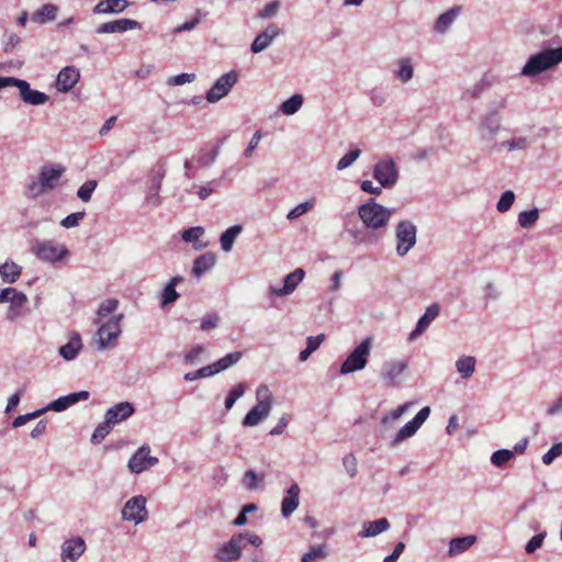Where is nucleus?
Masks as SVG:
<instances>
[{
  "mask_svg": "<svg viewBox=\"0 0 562 562\" xmlns=\"http://www.w3.org/2000/svg\"><path fill=\"white\" fill-rule=\"evenodd\" d=\"M358 214L368 228L378 229L386 226L393 210L376 203L374 199H370L367 203L359 206Z\"/></svg>",
  "mask_w": 562,
  "mask_h": 562,
  "instance_id": "nucleus-2",
  "label": "nucleus"
},
{
  "mask_svg": "<svg viewBox=\"0 0 562 562\" xmlns=\"http://www.w3.org/2000/svg\"><path fill=\"white\" fill-rule=\"evenodd\" d=\"M183 281V277L181 276H175L172 277L169 282L165 285L164 290L160 294V305L161 307H165L167 305H170L175 303L178 297L179 293L176 291V286Z\"/></svg>",
  "mask_w": 562,
  "mask_h": 562,
  "instance_id": "nucleus-27",
  "label": "nucleus"
},
{
  "mask_svg": "<svg viewBox=\"0 0 562 562\" xmlns=\"http://www.w3.org/2000/svg\"><path fill=\"white\" fill-rule=\"evenodd\" d=\"M64 172L65 168L60 165H44L41 168L38 178L42 181V186L45 187L47 191H53L57 188Z\"/></svg>",
  "mask_w": 562,
  "mask_h": 562,
  "instance_id": "nucleus-16",
  "label": "nucleus"
},
{
  "mask_svg": "<svg viewBox=\"0 0 562 562\" xmlns=\"http://www.w3.org/2000/svg\"><path fill=\"white\" fill-rule=\"evenodd\" d=\"M237 81L238 75L234 70L222 75L206 92V101L210 103L218 102L229 93Z\"/></svg>",
  "mask_w": 562,
  "mask_h": 562,
  "instance_id": "nucleus-10",
  "label": "nucleus"
},
{
  "mask_svg": "<svg viewBox=\"0 0 562 562\" xmlns=\"http://www.w3.org/2000/svg\"><path fill=\"white\" fill-rule=\"evenodd\" d=\"M503 148L508 149L509 151L513 150H525L529 146V140L527 137L519 136L515 137L508 140H505L501 144Z\"/></svg>",
  "mask_w": 562,
  "mask_h": 562,
  "instance_id": "nucleus-52",
  "label": "nucleus"
},
{
  "mask_svg": "<svg viewBox=\"0 0 562 562\" xmlns=\"http://www.w3.org/2000/svg\"><path fill=\"white\" fill-rule=\"evenodd\" d=\"M562 456V442L554 443L543 456L542 462L546 465L551 464L557 458Z\"/></svg>",
  "mask_w": 562,
  "mask_h": 562,
  "instance_id": "nucleus-58",
  "label": "nucleus"
},
{
  "mask_svg": "<svg viewBox=\"0 0 562 562\" xmlns=\"http://www.w3.org/2000/svg\"><path fill=\"white\" fill-rule=\"evenodd\" d=\"M86 551V542L81 537L66 540L61 546V562H76Z\"/></svg>",
  "mask_w": 562,
  "mask_h": 562,
  "instance_id": "nucleus-15",
  "label": "nucleus"
},
{
  "mask_svg": "<svg viewBox=\"0 0 562 562\" xmlns=\"http://www.w3.org/2000/svg\"><path fill=\"white\" fill-rule=\"evenodd\" d=\"M204 234V228L202 226H193L188 229H184L181 234L182 239L186 243H191L195 250H201L206 247V244L199 243V239Z\"/></svg>",
  "mask_w": 562,
  "mask_h": 562,
  "instance_id": "nucleus-36",
  "label": "nucleus"
},
{
  "mask_svg": "<svg viewBox=\"0 0 562 562\" xmlns=\"http://www.w3.org/2000/svg\"><path fill=\"white\" fill-rule=\"evenodd\" d=\"M342 464L350 477H355L358 472V462L352 453L346 454L342 459Z\"/></svg>",
  "mask_w": 562,
  "mask_h": 562,
  "instance_id": "nucleus-60",
  "label": "nucleus"
},
{
  "mask_svg": "<svg viewBox=\"0 0 562 562\" xmlns=\"http://www.w3.org/2000/svg\"><path fill=\"white\" fill-rule=\"evenodd\" d=\"M539 218V210L533 207L531 210L522 211L518 215V223L522 228H530Z\"/></svg>",
  "mask_w": 562,
  "mask_h": 562,
  "instance_id": "nucleus-46",
  "label": "nucleus"
},
{
  "mask_svg": "<svg viewBox=\"0 0 562 562\" xmlns=\"http://www.w3.org/2000/svg\"><path fill=\"white\" fill-rule=\"evenodd\" d=\"M395 251L398 257H405L417 243V226L408 220L400 221L395 226Z\"/></svg>",
  "mask_w": 562,
  "mask_h": 562,
  "instance_id": "nucleus-4",
  "label": "nucleus"
},
{
  "mask_svg": "<svg viewBox=\"0 0 562 562\" xmlns=\"http://www.w3.org/2000/svg\"><path fill=\"white\" fill-rule=\"evenodd\" d=\"M562 63V46L557 48H543L531 55L521 68L520 75L532 78L546 70H550Z\"/></svg>",
  "mask_w": 562,
  "mask_h": 562,
  "instance_id": "nucleus-1",
  "label": "nucleus"
},
{
  "mask_svg": "<svg viewBox=\"0 0 562 562\" xmlns=\"http://www.w3.org/2000/svg\"><path fill=\"white\" fill-rule=\"evenodd\" d=\"M45 413V409H37L35 412H32V413H29V414H25V415H20L18 417H15L12 422V427L13 428H19L23 425H25L27 422L30 420H33L37 417H40L41 415H43Z\"/></svg>",
  "mask_w": 562,
  "mask_h": 562,
  "instance_id": "nucleus-57",
  "label": "nucleus"
},
{
  "mask_svg": "<svg viewBox=\"0 0 562 562\" xmlns=\"http://www.w3.org/2000/svg\"><path fill=\"white\" fill-rule=\"evenodd\" d=\"M461 9L459 7H453L446 11L445 13L440 14L435 23V30L438 33H445L448 31V29L452 25L454 20L460 14Z\"/></svg>",
  "mask_w": 562,
  "mask_h": 562,
  "instance_id": "nucleus-33",
  "label": "nucleus"
},
{
  "mask_svg": "<svg viewBox=\"0 0 562 562\" xmlns=\"http://www.w3.org/2000/svg\"><path fill=\"white\" fill-rule=\"evenodd\" d=\"M475 358L472 356H462L456 361L457 371L462 379L467 380L472 376L475 371Z\"/></svg>",
  "mask_w": 562,
  "mask_h": 562,
  "instance_id": "nucleus-38",
  "label": "nucleus"
},
{
  "mask_svg": "<svg viewBox=\"0 0 562 562\" xmlns=\"http://www.w3.org/2000/svg\"><path fill=\"white\" fill-rule=\"evenodd\" d=\"M220 323V316L217 313H209L202 319L200 324V329L203 331L211 330L216 328Z\"/></svg>",
  "mask_w": 562,
  "mask_h": 562,
  "instance_id": "nucleus-56",
  "label": "nucleus"
},
{
  "mask_svg": "<svg viewBox=\"0 0 562 562\" xmlns=\"http://www.w3.org/2000/svg\"><path fill=\"white\" fill-rule=\"evenodd\" d=\"M123 314L114 315L98 329V348L104 350L113 347L122 333L121 322Z\"/></svg>",
  "mask_w": 562,
  "mask_h": 562,
  "instance_id": "nucleus-7",
  "label": "nucleus"
},
{
  "mask_svg": "<svg viewBox=\"0 0 562 562\" xmlns=\"http://www.w3.org/2000/svg\"><path fill=\"white\" fill-rule=\"evenodd\" d=\"M98 187L97 180H88L83 184L79 187L77 190V196L82 202H89L91 200L92 193Z\"/></svg>",
  "mask_w": 562,
  "mask_h": 562,
  "instance_id": "nucleus-50",
  "label": "nucleus"
},
{
  "mask_svg": "<svg viewBox=\"0 0 562 562\" xmlns=\"http://www.w3.org/2000/svg\"><path fill=\"white\" fill-rule=\"evenodd\" d=\"M304 277L305 271L302 268H297L284 278L282 288H271L270 292L276 296L290 295L291 293L294 292L296 286L303 281Z\"/></svg>",
  "mask_w": 562,
  "mask_h": 562,
  "instance_id": "nucleus-18",
  "label": "nucleus"
},
{
  "mask_svg": "<svg viewBox=\"0 0 562 562\" xmlns=\"http://www.w3.org/2000/svg\"><path fill=\"white\" fill-rule=\"evenodd\" d=\"M128 4L127 0H100L92 12L94 14H116L123 12Z\"/></svg>",
  "mask_w": 562,
  "mask_h": 562,
  "instance_id": "nucleus-26",
  "label": "nucleus"
},
{
  "mask_svg": "<svg viewBox=\"0 0 562 562\" xmlns=\"http://www.w3.org/2000/svg\"><path fill=\"white\" fill-rule=\"evenodd\" d=\"M22 268L13 261L0 265V276L4 282L14 283L21 276Z\"/></svg>",
  "mask_w": 562,
  "mask_h": 562,
  "instance_id": "nucleus-37",
  "label": "nucleus"
},
{
  "mask_svg": "<svg viewBox=\"0 0 562 562\" xmlns=\"http://www.w3.org/2000/svg\"><path fill=\"white\" fill-rule=\"evenodd\" d=\"M488 85L490 83L485 79H481L480 81L474 83V86L472 88L467 89L462 93V100L471 101V100L479 98L486 90Z\"/></svg>",
  "mask_w": 562,
  "mask_h": 562,
  "instance_id": "nucleus-47",
  "label": "nucleus"
},
{
  "mask_svg": "<svg viewBox=\"0 0 562 562\" xmlns=\"http://www.w3.org/2000/svg\"><path fill=\"white\" fill-rule=\"evenodd\" d=\"M279 7H280V3L279 1H272V2H269L267 3L263 9H261L259 12H258V16L260 19H267V18H272L277 14L278 10H279Z\"/></svg>",
  "mask_w": 562,
  "mask_h": 562,
  "instance_id": "nucleus-64",
  "label": "nucleus"
},
{
  "mask_svg": "<svg viewBox=\"0 0 562 562\" xmlns=\"http://www.w3.org/2000/svg\"><path fill=\"white\" fill-rule=\"evenodd\" d=\"M371 350V338L362 340L340 366V373L348 374L366 368Z\"/></svg>",
  "mask_w": 562,
  "mask_h": 562,
  "instance_id": "nucleus-6",
  "label": "nucleus"
},
{
  "mask_svg": "<svg viewBox=\"0 0 562 562\" xmlns=\"http://www.w3.org/2000/svg\"><path fill=\"white\" fill-rule=\"evenodd\" d=\"M146 503L147 499L143 495H136L130 498L122 509L123 519L134 521L135 524L145 521L148 516Z\"/></svg>",
  "mask_w": 562,
  "mask_h": 562,
  "instance_id": "nucleus-11",
  "label": "nucleus"
},
{
  "mask_svg": "<svg viewBox=\"0 0 562 562\" xmlns=\"http://www.w3.org/2000/svg\"><path fill=\"white\" fill-rule=\"evenodd\" d=\"M280 30L278 26L271 24L265 31L259 33L250 45V50L254 54H259L268 48L273 40L278 37Z\"/></svg>",
  "mask_w": 562,
  "mask_h": 562,
  "instance_id": "nucleus-19",
  "label": "nucleus"
},
{
  "mask_svg": "<svg viewBox=\"0 0 562 562\" xmlns=\"http://www.w3.org/2000/svg\"><path fill=\"white\" fill-rule=\"evenodd\" d=\"M150 449L148 446H142L128 460L127 468L132 473L139 474L156 464L159 460L156 457L149 456Z\"/></svg>",
  "mask_w": 562,
  "mask_h": 562,
  "instance_id": "nucleus-13",
  "label": "nucleus"
},
{
  "mask_svg": "<svg viewBox=\"0 0 562 562\" xmlns=\"http://www.w3.org/2000/svg\"><path fill=\"white\" fill-rule=\"evenodd\" d=\"M257 404L246 414L243 419L245 427L257 426L266 419L272 407V393L266 384H260L256 391Z\"/></svg>",
  "mask_w": 562,
  "mask_h": 562,
  "instance_id": "nucleus-3",
  "label": "nucleus"
},
{
  "mask_svg": "<svg viewBox=\"0 0 562 562\" xmlns=\"http://www.w3.org/2000/svg\"><path fill=\"white\" fill-rule=\"evenodd\" d=\"M113 425L111 422L104 416V420L97 426L94 429L92 436H91V442L92 443H99L101 442L113 429Z\"/></svg>",
  "mask_w": 562,
  "mask_h": 562,
  "instance_id": "nucleus-44",
  "label": "nucleus"
},
{
  "mask_svg": "<svg viewBox=\"0 0 562 562\" xmlns=\"http://www.w3.org/2000/svg\"><path fill=\"white\" fill-rule=\"evenodd\" d=\"M501 127L499 117L496 112L484 115L480 122L479 131L482 139L493 138Z\"/></svg>",
  "mask_w": 562,
  "mask_h": 562,
  "instance_id": "nucleus-25",
  "label": "nucleus"
},
{
  "mask_svg": "<svg viewBox=\"0 0 562 562\" xmlns=\"http://www.w3.org/2000/svg\"><path fill=\"white\" fill-rule=\"evenodd\" d=\"M241 351H234L218 359L217 361H215L218 372L225 371L228 368L235 366L241 359Z\"/></svg>",
  "mask_w": 562,
  "mask_h": 562,
  "instance_id": "nucleus-45",
  "label": "nucleus"
},
{
  "mask_svg": "<svg viewBox=\"0 0 562 562\" xmlns=\"http://www.w3.org/2000/svg\"><path fill=\"white\" fill-rule=\"evenodd\" d=\"M241 225H233L228 227L220 237L221 248L225 252H229L238 235L241 233Z\"/></svg>",
  "mask_w": 562,
  "mask_h": 562,
  "instance_id": "nucleus-34",
  "label": "nucleus"
},
{
  "mask_svg": "<svg viewBox=\"0 0 562 562\" xmlns=\"http://www.w3.org/2000/svg\"><path fill=\"white\" fill-rule=\"evenodd\" d=\"M476 541L475 536L456 537L450 540L449 555L454 557L469 550Z\"/></svg>",
  "mask_w": 562,
  "mask_h": 562,
  "instance_id": "nucleus-32",
  "label": "nucleus"
},
{
  "mask_svg": "<svg viewBox=\"0 0 562 562\" xmlns=\"http://www.w3.org/2000/svg\"><path fill=\"white\" fill-rule=\"evenodd\" d=\"M134 412L135 407L131 402H120L110 407L104 416L115 426L131 417Z\"/></svg>",
  "mask_w": 562,
  "mask_h": 562,
  "instance_id": "nucleus-22",
  "label": "nucleus"
},
{
  "mask_svg": "<svg viewBox=\"0 0 562 562\" xmlns=\"http://www.w3.org/2000/svg\"><path fill=\"white\" fill-rule=\"evenodd\" d=\"M215 262L216 258L212 252H206L199 256L193 262L192 274L198 279L201 278L205 272L215 266Z\"/></svg>",
  "mask_w": 562,
  "mask_h": 562,
  "instance_id": "nucleus-30",
  "label": "nucleus"
},
{
  "mask_svg": "<svg viewBox=\"0 0 562 562\" xmlns=\"http://www.w3.org/2000/svg\"><path fill=\"white\" fill-rule=\"evenodd\" d=\"M27 302V297L23 292H16L14 299L10 302V307L7 313V317L10 321H14L22 314V308Z\"/></svg>",
  "mask_w": 562,
  "mask_h": 562,
  "instance_id": "nucleus-39",
  "label": "nucleus"
},
{
  "mask_svg": "<svg viewBox=\"0 0 562 562\" xmlns=\"http://www.w3.org/2000/svg\"><path fill=\"white\" fill-rule=\"evenodd\" d=\"M547 536V532L546 531H542L536 536H533L526 544L525 547V551L528 553V554H531L533 553L537 549H539L542 543H543V540Z\"/></svg>",
  "mask_w": 562,
  "mask_h": 562,
  "instance_id": "nucleus-62",
  "label": "nucleus"
},
{
  "mask_svg": "<svg viewBox=\"0 0 562 562\" xmlns=\"http://www.w3.org/2000/svg\"><path fill=\"white\" fill-rule=\"evenodd\" d=\"M10 87H16L22 101L31 105H42L49 99L46 93L32 89L30 83L23 79L11 77Z\"/></svg>",
  "mask_w": 562,
  "mask_h": 562,
  "instance_id": "nucleus-12",
  "label": "nucleus"
},
{
  "mask_svg": "<svg viewBox=\"0 0 562 562\" xmlns=\"http://www.w3.org/2000/svg\"><path fill=\"white\" fill-rule=\"evenodd\" d=\"M514 459V451L509 449H499L493 452L491 457V462L493 465L497 468L504 467L507 462Z\"/></svg>",
  "mask_w": 562,
  "mask_h": 562,
  "instance_id": "nucleus-48",
  "label": "nucleus"
},
{
  "mask_svg": "<svg viewBox=\"0 0 562 562\" xmlns=\"http://www.w3.org/2000/svg\"><path fill=\"white\" fill-rule=\"evenodd\" d=\"M167 159L161 157L148 173L147 187L149 191H160L162 180L167 172Z\"/></svg>",
  "mask_w": 562,
  "mask_h": 562,
  "instance_id": "nucleus-23",
  "label": "nucleus"
},
{
  "mask_svg": "<svg viewBox=\"0 0 562 562\" xmlns=\"http://www.w3.org/2000/svg\"><path fill=\"white\" fill-rule=\"evenodd\" d=\"M361 155V150L356 148L346 153L337 162V170H344L350 167Z\"/></svg>",
  "mask_w": 562,
  "mask_h": 562,
  "instance_id": "nucleus-53",
  "label": "nucleus"
},
{
  "mask_svg": "<svg viewBox=\"0 0 562 562\" xmlns=\"http://www.w3.org/2000/svg\"><path fill=\"white\" fill-rule=\"evenodd\" d=\"M514 201L515 193L512 190L503 192L496 205L497 211L499 213L507 212L512 207Z\"/></svg>",
  "mask_w": 562,
  "mask_h": 562,
  "instance_id": "nucleus-54",
  "label": "nucleus"
},
{
  "mask_svg": "<svg viewBox=\"0 0 562 562\" xmlns=\"http://www.w3.org/2000/svg\"><path fill=\"white\" fill-rule=\"evenodd\" d=\"M82 348L80 335L72 333L69 341L59 348V355L67 361L74 360Z\"/></svg>",
  "mask_w": 562,
  "mask_h": 562,
  "instance_id": "nucleus-31",
  "label": "nucleus"
},
{
  "mask_svg": "<svg viewBox=\"0 0 562 562\" xmlns=\"http://www.w3.org/2000/svg\"><path fill=\"white\" fill-rule=\"evenodd\" d=\"M247 385L244 382L238 383L227 395L225 400V408L229 411L236 401L240 398L246 392Z\"/></svg>",
  "mask_w": 562,
  "mask_h": 562,
  "instance_id": "nucleus-51",
  "label": "nucleus"
},
{
  "mask_svg": "<svg viewBox=\"0 0 562 562\" xmlns=\"http://www.w3.org/2000/svg\"><path fill=\"white\" fill-rule=\"evenodd\" d=\"M119 301L116 299H106L99 305L98 317L103 318L116 311Z\"/></svg>",
  "mask_w": 562,
  "mask_h": 562,
  "instance_id": "nucleus-55",
  "label": "nucleus"
},
{
  "mask_svg": "<svg viewBox=\"0 0 562 562\" xmlns=\"http://www.w3.org/2000/svg\"><path fill=\"white\" fill-rule=\"evenodd\" d=\"M140 29V23L132 19H119L110 22L102 23L97 26L98 34L106 33H124L128 30Z\"/></svg>",
  "mask_w": 562,
  "mask_h": 562,
  "instance_id": "nucleus-17",
  "label": "nucleus"
},
{
  "mask_svg": "<svg viewBox=\"0 0 562 562\" xmlns=\"http://www.w3.org/2000/svg\"><path fill=\"white\" fill-rule=\"evenodd\" d=\"M304 99L302 94H293L285 101H283L279 108V110L284 115H293L295 114L303 105Z\"/></svg>",
  "mask_w": 562,
  "mask_h": 562,
  "instance_id": "nucleus-40",
  "label": "nucleus"
},
{
  "mask_svg": "<svg viewBox=\"0 0 562 562\" xmlns=\"http://www.w3.org/2000/svg\"><path fill=\"white\" fill-rule=\"evenodd\" d=\"M68 407H70V405L66 396H60L57 400L50 402L47 406L43 407L42 409H45V413L47 411L63 412L66 411Z\"/></svg>",
  "mask_w": 562,
  "mask_h": 562,
  "instance_id": "nucleus-63",
  "label": "nucleus"
},
{
  "mask_svg": "<svg viewBox=\"0 0 562 562\" xmlns=\"http://www.w3.org/2000/svg\"><path fill=\"white\" fill-rule=\"evenodd\" d=\"M390 528V522L386 518H380L373 521L363 522L362 530L358 533L360 538L375 537Z\"/></svg>",
  "mask_w": 562,
  "mask_h": 562,
  "instance_id": "nucleus-28",
  "label": "nucleus"
},
{
  "mask_svg": "<svg viewBox=\"0 0 562 562\" xmlns=\"http://www.w3.org/2000/svg\"><path fill=\"white\" fill-rule=\"evenodd\" d=\"M80 72L74 66H67L63 68L56 80V87L59 92H68L70 91L76 83L79 81Z\"/></svg>",
  "mask_w": 562,
  "mask_h": 562,
  "instance_id": "nucleus-20",
  "label": "nucleus"
},
{
  "mask_svg": "<svg viewBox=\"0 0 562 562\" xmlns=\"http://www.w3.org/2000/svg\"><path fill=\"white\" fill-rule=\"evenodd\" d=\"M397 70L394 71V76L401 82H408L414 76V68L412 60L408 57H403L397 60Z\"/></svg>",
  "mask_w": 562,
  "mask_h": 562,
  "instance_id": "nucleus-35",
  "label": "nucleus"
},
{
  "mask_svg": "<svg viewBox=\"0 0 562 562\" xmlns=\"http://www.w3.org/2000/svg\"><path fill=\"white\" fill-rule=\"evenodd\" d=\"M58 7L53 3H46L32 13L31 20L37 24H46L57 18Z\"/></svg>",
  "mask_w": 562,
  "mask_h": 562,
  "instance_id": "nucleus-29",
  "label": "nucleus"
},
{
  "mask_svg": "<svg viewBox=\"0 0 562 562\" xmlns=\"http://www.w3.org/2000/svg\"><path fill=\"white\" fill-rule=\"evenodd\" d=\"M224 138L220 140V144L211 150L201 149L198 154L196 161L202 167H210L217 158L220 154V146L224 143Z\"/></svg>",
  "mask_w": 562,
  "mask_h": 562,
  "instance_id": "nucleus-42",
  "label": "nucleus"
},
{
  "mask_svg": "<svg viewBox=\"0 0 562 562\" xmlns=\"http://www.w3.org/2000/svg\"><path fill=\"white\" fill-rule=\"evenodd\" d=\"M85 212H76L67 215L61 222L60 225L65 228H74L77 227L80 221L85 217Z\"/></svg>",
  "mask_w": 562,
  "mask_h": 562,
  "instance_id": "nucleus-61",
  "label": "nucleus"
},
{
  "mask_svg": "<svg viewBox=\"0 0 562 562\" xmlns=\"http://www.w3.org/2000/svg\"><path fill=\"white\" fill-rule=\"evenodd\" d=\"M195 80V74H179L172 77H169L167 80L168 86H181L184 83H189Z\"/></svg>",
  "mask_w": 562,
  "mask_h": 562,
  "instance_id": "nucleus-59",
  "label": "nucleus"
},
{
  "mask_svg": "<svg viewBox=\"0 0 562 562\" xmlns=\"http://www.w3.org/2000/svg\"><path fill=\"white\" fill-rule=\"evenodd\" d=\"M326 546L325 544H317L311 547L310 551L304 553L301 558V562H313L318 559L326 558Z\"/></svg>",
  "mask_w": 562,
  "mask_h": 562,
  "instance_id": "nucleus-49",
  "label": "nucleus"
},
{
  "mask_svg": "<svg viewBox=\"0 0 562 562\" xmlns=\"http://www.w3.org/2000/svg\"><path fill=\"white\" fill-rule=\"evenodd\" d=\"M407 360H391L383 364L381 378L389 386H396L400 384V378L407 369Z\"/></svg>",
  "mask_w": 562,
  "mask_h": 562,
  "instance_id": "nucleus-14",
  "label": "nucleus"
},
{
  "mask_svg": "<svg viewBox=\"0 0 562 562\" xmlns=\"http://www.w3.org/2000/svg\"><path fill=\"white\" fill-rule=\"evenodd\" d=\"M245 547L246 536L243 532H237L217 548L214 557L220 562H235L241 558V551Z\"/></svg>",
  "mask_w": 562,
  "mask_h": 562,
  "instance_id": "nucleus-8",
  "label": "nucleus"
},
{
  "mask_svg": "<svg viewBox=\"0 0 562 562\" xmlns=\"http://www.w3.org/2000/svg\"><path fill=\"white\" fill-rule=\"evenodd\" d=\"M315 204H316V200L314 198H312L303 203H300L288 213L286 218L289 221H294V220L299 218L300 216L312 211L314 209Z\"/></svg>",
  "mask_w": 562,
  "mask_h": 562,
  "instance_id": "nucleus-43",
  "label": "nucleus"
},
{
  "mask_svg": "<svg viewBox=\"0 0 562 562\" xmlns=\"http://www.w3.org/2000/svg\"><path fill=\"white\" fill-rule=\"evenodd\" d=\"M373 178L385 189H392L398 180V169L392 158L378 161L373 168Z\"/></svg>",
  "mask_w": 562,
  "mask_h": 562,
  "instance_id": "nucleus-9",
  "label": "nucleus"
},
{
  "mask_svg": "<svg viewBox=\"0 0 562 562\" xmlns=\"http://www.w3.org/2000/svg\"><path fill=\"white\" fill-rule=\"evenodd\" d=\"M32 252L42 261L56 263L69 256V250L56 240H35Z\"/></svg>",
  "mask_w": 562,
  "mask_h": 562,
  "instance_id": "nucleus-5",
  "label": "nucleus"
},
{
  "mask_svg": "<svg viewBox=\"0 0 562 562\" xmlns=\"http://www.w3.org/2000/svg\"><path fill=\"white\" fill-rule=\"evenodd\" d=\"M300 504V486L293 483L286 491L285 496L281 503V514L283 517L292 515Z\"/></svg>",
  "mask_w": 562,
  "mask_h": 562,
  "instance_id": "nucleus-24",
  "label": "nucleus"
},
{
  "mask_svg": "<svg viewBox=\"0 0 562 562\" xmlns=\"http://www.w3.org/2000/svg\"><path fill=\"white\" fill-rule=\"evenodd\" d=\"M439 312V304L432 303L431 305H429L426 308L425 313L419 317L414 330H412V333L409 334V340H414L418 336H420L429 327V325L437 318Z\"/></svg>",
  "mask_w": 562,
  "mask_h": 562,
  "instance_id": "nucleus-21",
  "label": "nucleus"
},
{
  "mask_svg": "<svg viewBox=\"0 0 562 562\" xmlns=\"http://www.w3.org/2000/svg\"><path fill=\"white\" fill-rule=\"evenodd\" d=\"M419 429V426L412 419L406 423L396 434L394 439L391 441V447L395 448L403 440L411 438Z\"/></svg>",
  "mask_w": 562,
  "mask_h": 562,
  "instance_id": "nucleus-41",
  "label": "nucleus"
}]
</instances>
